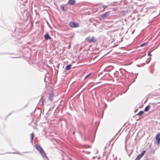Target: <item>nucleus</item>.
<instances>
[{
    "label": "nucleus",
    "mask_w": 160,
    "mask_h": 160,
    "mask_svg": "<svg viewBox=\"0 0 160 160\" xmlns=\"http://www.w3.org/2000/svg\"><path fill=\"white\" fill-rule=\"evenodd\" d=\"M35 147L43 157H45L46 156L45 153L41 147L38 145L37 144L35 145Z\"/></svg>",
    "instance_id": "1"
},
{
    "label": "nucleus",
    "mask_w": 160,
    "mask_h": 160,
    "mask_svg": "<svg viewBox=\"0 0 160 160\" xmlns=\"http://www.w3.org/2000/svg\"><path fill=\"white\" fill-rule=\"evenodd\" d=\"M109 12H107L102 15L100 17L99 19L101 20L106 18L109 15Z\"/></svg>",
    "instance_id": "2"
},
{
    "label": "nucleus",
    "mask_w": 160,
    "mask_h": 160,
    "mask_svg": "<svg viewBox=\"0 0 160 160\" xmlns=\"http://www.w3.org/2000/svg\"><path fill=\"white\" fill-rule=\"evenodd\" d=\"M69 26L72 28H77L79 27L78 24L74 22H69Z\"/></svg>",
    "instance_id": "3"
},
{
    "label": "nucleus",
    "mask_w": 160,
    "mask_h": 160,
    "mask_svg": "<svg viewBox=\"0 0 160 160\" xmlns=\"http://www.w3.org/2000/svg\"><path fill=\"white\" fill-rule=\"evenodd\" d=\"M146 152V151H143L138 156L135 160H140V158L144 155Z\"/></svg>",
    "instance_id": "4"
},
{
    "label": "nucleus",
    "mask_w": 160,
    "mask_h": 160,
    "mask_svg": "<svg viewBox=\"0 0 160 160\" xmlns=\"http://www.w3.org/2000/svg\"><path fill=\"white\" fill-rule=\"evenodd\" d=\"M156 139L157 141V144H160V133H158L156 135Z\"/></svg>",
    "instance_id": "5"
},
{
    "label": "nucleus",
    "mask_w": 160,
    "mask_h": 160,
    "mask_svg": "<svg viewBox=\"0 0 160 160\" xmlns=\"http://www.w3.org/2000/svg\"><path fill=\"white\" fill-rule=\"evenodd\" d=\"M88 41L90 42H95L96 41V39L93 37H88Z\"/></svg>",
    "instance_id": "6"
},
{
    "label": "nucleus",
    "mask_w": 160,
    "mask_h": 160,
    "mask_svg": "<svg viewBox=\"0 0 160 160\" xmlns=\"http://www.w3.org/2000/svg\"><path fill=\"white\" fill-rule=\"evenodd\" d=\"M68 3L70 5H73L75 4V0H69L68 2Z\"/></svg>",
    "instance_id": "7"
},
{
    "label": "nucleus",
    "mask_w": 160,
    "mask_h": 160,
    "mask_svg": "<svg viewBox=\"0 0 160 160\" xmlns=\"http://www.w3.org/2000/svg\"><path fill=\"white\" fill-rule=\"evenodd\" d=\"M54 94L53 93H52L50 94L49 99L50 101H53V97H54Z\"/></svg>",
    "instance_id": "8"
},
{
    "label": "nucleus",
    "mask_w": 160,
    "mask_h": 160,
    "mask_svg": "<svg viewBox=\"0 0 160 160\" xmlns=\"http://www.w3.org/2000/svg\"><path fill=\"white\" fill-rule=\"evenodd\" d=\"M60 7L61 9L63 11H65L67 10V7H65V5H62Z\"/></svg>",
    "instance_id": "9"
},
{
    "label": "nucleus",
    "mask_w": 160,
    "mask_h": 160,
    "mask_svg": "<svg viewBox=\"0 0 160 160\" xmlns=\"http://www.w3.org/2000/svg\"><path fill=\"white\" fill-rule=\"evenodd\" d=\"M44 38L46 40L48 39H51V37H50L49 35L48 34H46L44 35Z\"/></svg>",
    "instance_id": "10"
},
{
    "label": "nucleus",
    "mask_w": 160,
    "mask_h": 160,
    "mask_svg": "<svg viewBox=\"0 0 160 160\" xmlns=\"http://www.w3.org/2000/svg\"><path fill=\"white\" fill-rule=\"evenodd\" d=\"M72 66V65L71 64H69L66 67V69L67 70H68L70 69Z\"/></svg>",
    "instance_id": "11"
},
{
    "label": "nucleus",
    "mask_w": 160,
    "mask_h": 160,
    "mask_svg": "<svg viewBox=\"0 0 160 160\" xmlns=\"http://www.w3.org/2000/svg\"><path fill=\"white\" fill-rule=\"evenodd\" d=\"M150 106H149V105L147 106L144 109V111L145 112H147L149 110V109H150Z\"/></svg>",
    "instance_id": "12"
},
{
    "label": "nucleus",
    "mask_w": 160,
    "mask_h": 160,
    "mask_svg": "<svg viewBox=\"0 0 160 160\" xmlns=\"http://www.w3.org/2000/svg\"><path fill=\"white\" fill-rule=\"evenodd\" d=\"M143 113H144V112H143V111H140L137 114V115L138 116H140L142 115Z\"/></svg>",
    "instance_id": "13"
},
{
    "label": "nucleus",
    "mask_w": 160,
    "mask_h": 160,
    "mask_svg": "<svg viewBox=\"0 0 160 160\" xmlns=\"http://www.w3.org/2000/svg\"><path fill=\"white\" fill-rule=\"evenodd\" d=\"M31 139L32 140L34 138V134L32 133L30 134Z\"/></svg>",
    "instance_id": "14"
},
{
    "label": "nucleus",
    "mask_w": 160,
    "mask_h": 160,
    "mask_svg": "<svg viewBox=\"0 0 160 160\" xmlns=\"http://www.w3.org/2000/svg\"><path fill=\"white\" fill-rule=\"evenodd\" d=\"M147 44H148V43H146V42L144 43H142V44H141L140 45V46L141 47H143V46H145Z\"/></svg>",
    "instance_id": "15"
},
{
    "label": "nucleus",
    "mask_w": 160,
    "mask_h": 160,
    "mask_svg": "<svg viewBox=\"0 0 160 160\" xmlns=\"http://www.w3.org/2000/svg\"><path fill=\"white\" fill-rule=\"evenodd\" d=\"M45 102V100H44L42 98V105H43V104H44V102Z\"/></svg>",
    "instance_id": "16"
},
{
    "label": "nucleus",
    "mask_w": 160,
    "mask_h": 160,
    "mask_svg": "<svg viewBox=\"0 0 160 160\" xmlns=\"http://www.w3.org/2000/svg\"><path fill=\"white\" fill-rule=\"evenodd\" d=\"M91 73H90L89 74H88L85 77V79H86L87 78H88V77L90 75H91Z\"/></svg>",
    "instance_id": "17"
},
{
    "label": "nucleus",
    "mask_w": 160,
    "mask_h": 160,
    "mask_svg": "<svg viewBox=\"0 0 160 160\" xmlns=\"http://www.w3.org/2000/svg\"><path fill=\"white\" fill-rule=\"evenodd\" d=\"M103 7L104 9H105L107 7V6L103 5Z\"/></svg>",
    "instance_id": "18"
},
{
    "label": "nucleus",
    "mask_w": 160,
    "mask_h": 160,
    "mask_svg": "<svg viewBox=\"0 0 160 160\" xmlns=\"http://www.w3.org/2000/svg\"><path fill=\"white\" fill-rule=\"evenodd\" d=\"M148 55L150 56H151V54L150 52H148Z\"/></svg>",
    "instance_id": "19"
}]
</instances>
